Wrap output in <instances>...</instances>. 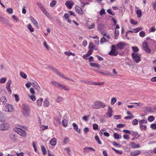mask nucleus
Listing matches in <instances>:
<instances>
[{
  "mask_svg": "<svg viewBox=\"0 0 156 156\" xmlns=\"http://www.w3.org/2000/svg\"><path fill=\"white\" fill-rule=\"evenodd\" d=\"M21 110L23 114L26 117L29 115L30 108L28 105L26 104H23L22 106Z\"/></svg>",
  "mask_w": 156,
  "mask_h": 156,
  "instance_id": "1",
  "label": "nucleus"
},
{
  "mask_svg": "<svg viewBox=\"0 0 156 156\" xmlns=\"http://www.w3.org/2000/svg\"><path fill=\"white\" fill-rule=\"evenodd\" d=\"M14 110L13 106L9 104H5L3 108V110L8 112H12Z\"/></svg>",
  "mask_w": 156,
  "mask_h": 156,
  "instance_id": "2",
  "label": "nucleus"
},
{
  "mask_svg": "<svg viewBox=\"0 0 156 156\" xmlns=\"http://www.w3.org/2000/svg\"><path fill=\"white\" fill-rule=\"evenodd\" d=\"M132 56L133 59L136 63H139L140 61V55L139 53L133 52L132 54Z\"/></svg>",
  "mask_w": 156,
  "mask_h": 156,
  "instance_id": "3",
  "label": "nucleus"
},
{
  "mask_svg": "<svg viewBox=\"0 0 156 156\" xmlns=\"http://www.w3.org/2000/svg\"><path fill=\"white\" fill-rule=\"evenodd\" d=\"M147 123V120L146 119H143L139 121V124L140 126V130H145L147 129V126L146 125H144V124H146Z\"/></svg>",
  "mask_w": 156,
  "mask_h": 156,
  "instance_id": "4",
  "label": "nucleus"
},
{
  "mask_svg": "<svg viewBox=\"0 0 156 156\" xmlns=\"http://www.w3.org/2000/svg\"><path fill=\"white\" fill-rule=\"evenodd\" d=\"M118 54V52L116 50V46L113 45L112 46L111 51L109 52V55L113 56H116Z\"/></svg>",
  "mask_w": 156,
  "mask_h": 156,
  "instance_id": "5",
  "label": "nucleus"
},
{
  "mask_svg": "<svg viewBox=\"0 0 156 156\" xmlns=\"http://www.w3.org/2000/svg\"><path fill=\"white\" fill-rule=\"evenodd\" d=\"M9 125L8 123H3L0 124V130L5 131L9 129Z\"/></svg>",
  "mask_w": 156,
  "mask_h": 156,
  "instance_id": "6",
  "label": "nucleus"
},
{
  "mask_svg": "<svg viewBox=\"0 0 156 156\" xmlns=\"http://www.w3.org/2000/svg\"><path fill=\"white\" fill-rule=\"evenodd\" d=\"M112 108L109 106H108V109L107 113L105 115V116L107 118H110L112 116Z\"/></svg>",
  "mask_w": 156,
  "mask_h": 156,
  "instance_id": "7",
  "label": "nucleus"
},
{
  "mask_svg": "<svg viewBox=\"0 0 156 156\" xmlns=\"http://www.w3.org/2000/svg\"><path fill=\"white\" fill-rule=\"evenodd\" d=\"M16 132L20 136H26V133L25 131H24L21 129L17 128L16 130Z\"/></svg>",
  "mask_w": 156,
  "mask_h": 156,
  "instance_id": "8",
  "label": "nucleus"
},
{
  "mask_svg": "<svg viewBox=\"0 0 156 156\" xmlns=\"http://www.w3.org/2000/svg\"><path fill=\"white\" fill-rule=\"evenodd\" d=\"M74 4V3L72 1H67L65 4L67 7L69 9H71Z\"/></svg>",
  "mask_w": 156,
  "mask_h": 156,
  "instance_id": "9",
  "label": "nucleus"
},
{
  "mask_svg": "<svg viewBox=\"0 0 156 156\" xmlns=\"http://www.w3.org/2000/svg\"><path fill=\"white\" fill-rule=\"evenodd\" d=\"M12 83L11 80H9L6 83V88L8 92H11V90L10 88V84Z\"/></svg>",
  "mask_w": 156,
  "mask_h": 156,
  "instance_id": "10",
  "label": "nucleus"
},
{
  "mask_svg": "<svg viewBox=\"0 0 156 156\" xmlns=\"http://www.w3.org/2000/svg\"><path fill=\"white\" fill-rule=\"evenodd\" d=\"M92 151H95L93 148L90 147H86L83 149V151L84 153H88Z\"/></svg>",
  "mask_w": 156,
  "mask_h": 156,
  "instance_id": "11",
  "label": "nucleus"
},
{
  "mask_svg": "<svg viewBox=\"0 0 156 156\" xmlns=\"http://www.w3.org/2000/svg\"><path fill=\"white\" fill-rule=\"evenodd\" d=\"M131 134L133 137L136 138H138L140 136V135L137 132L133 131H132Z\"/></svg>",
  "mask_w": 156,
  "mask_h": 156,
  "instance_id": "12",
  "label": "nucleus"
},
{
  "mask_svg": "<svg viewBox=\"0 0 156 156\" xmlns=\"http://www.w3.org/2000/svg\"><path fill=\"white\" fill-rule=\"evenodd\" d=\"M141 153V151L137 150L132 152L130 153L131 156H136L140 154Z\"/></svg>",
  "mask_w": 156,
  "mask_h": 156,
  "instance_id": "13",
  "label": "nucleus"
},
{
  "mask_svg": "<svg viewBox=\"0 0 156 156\" xmlns=\"http://www.w3.org/2000/svg\"><path fill=\"white\" fill-rule=\"evenodd\" d=\"M88 48L89 49H90L93 51V50H97L98 48L95 47V45H94L92 43H90L89 44Z\"/></svg>",
  "mask_w": 156,
  "mask_h": 156,
  "instance_id": "14",
  "label": "nucleus"
},
{
  "mask_svg": "<svg viewBox=\"0 0 156 156\" xmlns=\"http://www.w3.org/2000/svg\"><path fill=\"white\" fill-rule=\"evenodd\" d=\"M94 71H95V72H98L99 73H101L104 75L112 76V75L111 74V73L107 71H105V72H103L99 71H97L96 70H94Z\"/></svg>",
  "mask_w": 156,
  "mask_h": 156,
  "instance_id": "15",
  "label": "nucleus"
},
{
  "mask_svg": "<svg viewBox=\"0 0 156 156\" xmlns=\"http://www.w3.org/2000/svg\"><path fill=\"white\" fill-rule=\"evenodd\" d=\"M75 9L76 12L80 14H83V12L81 9L78 6H76L75 7Z\"/></svg>",
  "mask_w": 156,
  "mask_h": 156,
  "instance_id": "16",
  "label": "nucleus"
},
{
  "mask_svg": "<svg viewBox=\"0 0 156 156\" xmlns=\"http://www.w3.org/2000/svg\"><path fill=\"white\" fill-rule=\"evenodd\" d=\"M125 47V43L123 42L117 44V47L119 49H122Z\"/></svg>",
  "mask_w": 156,
  "mask_h": 156,
  "instance_id": "17",
  "label": "nucleus"
},
{
  "mask_svg": "<svg viewBox=\"0 0 156 156\" xmlns=\"http://www.w3.org/2000/svg\"><path fill=\"white\" fill-rule=\"evenodd\" d=\"M90 66L96 68H99L100 67V65L99 64L96 63L91 62L90 63Z\"/></svg>",
  "mask_w": 156,
  "mask_h": 156,
  "instance_id": "18",
  "label": "nucleus"
},
{
  "mask_svg": "<svg viewBox=\"0 0 156 156\" xmlns=\"http://www.w3.org/2000/svg\"><path fill=\"white\" fill-rule=\"evenodd\" d=\"M130 144L132 148H138L140 147L139 144H136L133 142H130Z\"/></svg>",
  "mask_w": 156,
  "mask_h": 156,
  "instance_id": "19",
  "label": "nucleus"
},
{
  "mask_svg": "<svg viewBox=\"0 0 156 156\" xmlns=\"http://www.w3.org/2000/svg\"><path fill=\"white\" fill-rule=\"evenodd\" d=\"M73 125L74 130L76 131L77 133H81V130L80 129H78V126L75 123H73Z\"/></svg>",
  "mask_w": 156,
  "mask_h": 156,
  "instance_id": "20",
  "label": "nucleus"
},
{
  "mask_svg": "<svg viewBox=\"0 0 156 156\" xmlns=\"http://www.w3.org/2000/svg\"><path fill=\"white\" fill-rule=\"evenodd\" d=\"M57 143L56 139L54 138L51 139L50 141V144L52 146H55L56 145Z\"/></svg>",
  "mask_w": 156,
  "mask_h": 156,
  "instance_id": "21",
  "label": "nucleus"
},
{
  "mask_svg": "<svg viewBox=\"0 0 156 156\" xmlns=\"http://www.w3.org/2000/svg\"><path fill=\"white\" fill-rule=\"evenodd\" d=\"M114 138L115 139H119L122 138L121 136L117 133H115L113 134Z\"/></svg>",
  "mask_w": 156,
  "mask_h": 156,
  "instance_id": "22",
  "label": "nucleus"
},
{
  "mask_svg": "<svg viewBox=\"0 0 156 156\" xmlns=\"http://www.w3.org/2000/svg\"><path fill=\"white\" fill-rule=\"evenodd\" d=\"M95 24L94 23H92L91 24L89 25L88 23L86 24V26L89 29H92L94 27Z\"/></svg>",
  "mask_w": 156,
  "mask_h": 156,
  "instance_id": "23",
  "label": "nucleus"
},
{
  "mask_svg": "<svg viewBox=\"0 0 156 156\" xmlns=\"http://www.w3.org/2000/svg\"><path fill=\"white\" fill-rule=\"evenodd\" d=\"M104 25L101 24H99L98 27V29L99 31L100 32H101L104 28Z\"/></svg>",
  "mask_w": 156,
  "mask_h": 156,
  "instance_id": "24",
  "label": "nucleus"
},
{
  "mask_svg": "<svg viewBox=\"0 0 156 156\" xmlns=\"http://www.w3.org/2000/svg\"><path fill=\"white\" fill-rule=\"evenodd\" d=\"M50 69L51 70L54 72L59 76H62V73L59 72V71L55 69L52 67H51Z\"/></svg>",
  "mask_w": 156,
  "mask_h": 156,
  "instance_id": "25",
  "label": "nucleus"
},
{
  "mask_svg": "<svg viewBox=\"0 0 156 156\" xmlns=\"http://www.w3.org/2000/svg\"><path fill=\"white\" fill-rule=\"evenodd\" d=\"M92 107L94 109H98L99 108V106L98 105V101L95 102L94 104L92 105Z\"/></svg>",
  "mask_w": 156,
  "mask_h": 156,
  "instance_id": "26",
  "label": "nucleus"
},
{
  "mask_svg": "<svg viewBox=\"0 0 156 156\" xmlns=\"http://www.w3.org/2000/svg\"><path fill=\"white\" fill-rule=\"evenodd\" d=\"M30 19L35 26H37V23L33 17L31 16L30 17Z\"/></svg>",
  "mask_w": 156,
  "mask_h": 156,
  "instance_id": "27",
  "label": "nucleus"
},
{
  "mask_svg": "<svg viewBox=\"0 0 156 156\" xmlns=\"http://www.w3.org/2000/svg\"><path fill=\"white\" fill-rule=\"evenodd\" d=\"M30 92L32 95L30 98H35V97L34 96L35 93V90L34 88H30Z\"/></svg>",
  "mask_w": 156,
  "mask_h": 156,
  "instance_id": "28",
  "label": "nucleus"
},
{
  "mask_svg": "<svg viewBox=\"0 0 156 156\" xmlns=\"http://www.w3.org/2000/svg\"><path fill=\"white\" fill-rule=\"evenodd\" d=\"M43 99L42 98H39L37 100V105L39 106H41L42 104Z\"/></svg>",
  "mask_w": 156,
  "mask_h": 156,
  "instance_id": "29",
  "label": "nucleus"
},
{
  "mask_svg": "<svg viewBox=\"0 0 156 156\" xmlns=\"http://www.w3.org/2000/svg\"><path fill=\"white\" fill-rule=\"evenodd\" d=\"M44 13L45 14L46 16L49 17L51 16V15L49 14V13L45 9H44L42 10Z\"/></svg>",
  "mask_w": 156,
  "mask_h": 156,
  "instance_id": "30",
  "label": "nucleus"
},
{
  "mask_svg": "<svg viewBox=\"0 0 156 156\" xmlns=\"http://www.w3.org/2000/svg\"><path fill=\"white\" fill-rule=\"evenodd\" d=\"M92 85H94L96 86H100L101 85H103L104 84V82H92Z\"/></svg>",
  "mask_w": 156,
  "mask_h": 156,
  "instance_id": "31",
  "label": "nucleus"
},
{
  "mask_svg": "<svg viewBox=\"0 0 156 156\" xmlns=\"http://www.w3.org/2000/svg\"><path fill=\"white\" fill-rule=\"evenodd\" d=\"M48 128V126H45L44 125H42L40 127V130L41 131H44L45 129H47Z\"/></svg>",
  "mask_w": 156,
  "mask_h": 156,
  "instance_id": "32",
  "label": "nucleus"
},
{
  "mask_svg": "<svg viewBox=\"0 0 156 156\" xmlns=\"http://www.w3.org/2000/svg\"><path fill=\"white\" fill-rule=\"evenodd\" d=\"M27 27L30 32H32L34 31V28L32 27V26L30 24H29L27 25Z\"/></svg>",
  "mask_w": 156,
  "mask_h": 156,
  "instance_id": "33",
  "label": "nucleus"
},
{
  "mask_svg": "<svg viewBox=\"0 0 156 156\" xmlns=\"http://www.w3.org/2000/svg\"><path fill=\"white\" fill-rule=\"evenodd\" d=\"M89 117V115L84 116L82 117V119L83 121L87 122L88 121Z\"/></svg>",
  "mask_w": 156,
  "mask_h": 156,
  "instance_id": "34",
  "label": "nucleus"
},
{
  "mask_svg": "<svg viewBox=\"0 0 156 156\" xmlns=\"http://www.w3.org/2000/svg\"><path fill=\"white\" fill-rule=\"evenodd\" d=\"M141 11L140 9H138L136 10V13L138 17H140L141 16Z\"/></svg>",
  "mask_w": 156,
  "mask_h": 156,
  "instance_id": "35",
  "label": "nucleus"
},
{
  "mask_svg": "<svg viewBox=\"0 0 156 156\" xmlns=\"http://www.w3.org/2000/svg\"><path fill=\"white\" fill-rule=\"evenodd\" d=\"M41 148L43 154L44 155H46V151L44 146H41Z\"/></svg>",
  "mask_w": 156,
  "mask_h": 156,
  "instance_id": "36",
  "label": "nucleus"
},
{
  "mask_svg": "<svg viewBox=\"0 0 156 156\" xmlns=\"http://www.w3.org/2000/svg\"><path fill=\"white\" fill-rule=\"evenodd\" d=\"M112 149L113 150H114L115 152L117 154H122V151H118V150H117L116 149H115L114 148H113V147H112Z\"/></svg>",
  "mask_w": 156,
  "mask_h": 156,
  "instance_id": "37",
  "label": "nucleus"
},
{
  "mask_svg": "<svg viewBox=\"0 0 156 156\" xmlns=\"http://www.w3.org/2000/svg\"><path fill=\"white\" fill-rule=\"evenodd\" d=\"M154 119V117L153 116H150L148 118V120L149 122H152Z\"/></svg>",
  "mask_w": 156,
  "mask_h": 156,
  "instance_id": "38",
  "label": "nucleus"
},
{
  "mask_svg": "<svg viewBox=\"0 0 156 156\" xmlns=\"http://www.w3.org/2000/svg\"><path fill=\"white\" fill-rule=\"evenodd\" d=\"M34 88L38 91H40L41 90V87L38 83L34 87Z\"/></svg>",
  "mask_w": 156,
  "mask_h": 156,
  "instance_id": "39",
  "label": "nucleus"
},
{
  "mask_svg": "<svg viewBox=\"0 0 156 156\" xmlns=\"http://www.w3.org/2000/svg\"><path fill=\"white\" fill-rule=\"evenodd\" d=\"M98 105L99 106V108H104L105 105L101 102L98 101Z\"/></svg>",
  "mask_w": 156,
  "mask_h": 156,
  "instance_id": "40",
  "label": "nucleus"
},
{
  "mask_svg": "<svg viewBox=\"0 0 156 156\" xmlns=\"http://www.w3.org/2000/svg\"><path fill=\"white\" fill-rule=\"evenodd\" d=\"M95 139L99 144H101V142L98 136L97 135L95 136Z\"/></svg>",
  "mask_w": 156,
  "mask_h": 156,
  "instance_id": "41",
  "label": "nucleus"
},
{
  "mask_svg": "<svg viewBox=\"0 0 156 156\" xmlns=\"http://www.w3.org/2000/svg\"><path fill=\"white\" fill-rule=\"evenodd\" d=\"M61 89L66 91H68L69 90V89L68 87H66L65 86H64L63 85H62V87L61 88Z\"/></svg>",
  "mask_w": 156,
  "mask_h": 156,
  "instance_id": "42",
  "label": "nucleus"
},
{
  "mask_svg": "<svg viewBox=\"0 0 156 156\" xmlns=\"http://www.w3.org/2000/svg\"><path fill=\"white\" fill-rule=\"evenodd\" d=\"M6 101V98H0V104H3Z\"/></svg>",
  "mask_w": 156,
  "mask_h": 156,
  "instance_id": "43",
  "label": "nucleus"
},
{
  "mask_svg": "<svg viewBox=\"0 0 156 156\" xmlns=\"http://www.w3.org/2000/svg\"><path fill=\"white\" fill-rule=\"evenodd\" d=\"M20 75L21 77L24 79L26 78L27 77V75L26 74L23 72H21L20 73Z\"/></svg>",
  "mask_w": 156,
  "mask_h": 156,
  "instance_id": "44",
  "label": "nucleus"
},
{
  "mask_svg": "<svg viewBox=\"0 0 156 156\" xmlns=\"http://www.w3.org/2000/svg\"><path fill=\"white\" fill-rule=\"evenodd\" d=\"M44 105L46 107H48L49 105V102L46 99L44 101Z\"/></svg>",
  "mask_w": 156,
  "mask_h": 156,
  "instance_id": "45",
  "label": "nucleus"
},
{
  "mask_svg": "<svg viewBox=\"0 0 156 156\" xmlns=\"http://www.w3.org/2000/svg\"><path fill=\"white\" fill-rule=\"evenodd\" d=\"M37 5L38 6L39 8L40 9H41V10H43L44 9L43 5L41 3L39 2H37Z\"/></svg>",
  "mask_w": 156,
  "mask_h": 156,
  "instance_id": "46",
  "label": "nucleus"
},
{
  "mask_svg": "<svg viewBox=\"0 0 156 156\" xmlns=\"http://www.w3.org/2000/svg\"><path fill=\"white\" fill-rule=\"evenodd\" d=\"M139 35L141 37H144L145 36V32L143 31H140L139 33Z\"/></svg>",
  "mask_w": 156,
  "mask_h": 156,
  "instance_id": "47",
  "label": "nucleus"
},
{
  "mask_svg": "<svg viewBox=\"0 0 156 156\" xmlns=\"http://www.w3.org/2000/svg\"><path fill=\"white\" fill-rule=\"evenodd\" d=\"M132 124L134 125H136L138 124V121L136 119H134L132 121Z\"/></svg>",
  "mask_w": 156,
  "mask_h": 156,
  "instance_id": "48",
  "label": "nucleus"
},
{
  "mask_svg": "<svg viewBox=\"0 0 156 156\" xmlns=\"http://www.w3.org/2000/svg\"><path fill=\"white\" fill-rule=\"evenodd\" d=\"M6 80V79L5 77L2 78L0 79V83H5Z\"/></svg>",
  "mask_w": 156,
  "mask_h": 156,
  "instance_id": "49",
  "label": "nucleus"
},
{
  "mask_svg": "<svg viewBox=\"0 0 156 156\" xmlns=\"http://www.w3.org/2000/svg\"><path fill=\"white\" fill-rule=\"evenodd\" d=\"M62 124L65 126H67L68 125V121L66 119H64L62 121Z\"/></svg>",
  "mask_w": 156,
  "mask_h": 156,
  "instance_id": "50",
  "label": "nucleus"
},
{
  "mask_svg": "<svg viewBox=\"0 0 156 156\" xmlns=\"http://www.w3.org/2000/svg\"><path fill=\"white\" fill-rule=\"evenodd\" d=\"M98 125L96 123H94L93 125V128L94 130H96L98 129Z\"/></svg>",
  "mask_w": 156,
  "mask_h": 156,
  "instance_id": "51",
  "label": "nucleus"
},
{
  "mask_svg": "<svg viewBox=\"0 0 156 156\" xmlns=\"http://www.w3.org/2000/svg\"><path fill=\"white\" fill-rule=\"evenodd\" d=\"M6 12L9 14H12L13 13V10L12 8H10L6 9Z\"/></svg>",
  "mask_w": 156,
  "mask_h": 156,
  "instance_id": "52",
  "label": "nucleus"
},
{
  "mask_svg": "<svg viewBox=\"0 0 156 156\" xmlns=\"http://www.w3.org/2000/svg\"><path fill=\"white\" fill-rule=\"evenodd\" d=\"M151 128L153 130L156 129V123H153L150 126Z\"/></svg>",
  "mask_w": 156,
  "mask_h": 156,
  "instance_id": "53",
  "label": "nucleus"
},
{
  "mask_svg": "<svg viewBox=\"0 0 156 156\" xmlns=\"http://www.w3.org/2000/svg\"><path fill=\"white\" fill-rule=\"evenodd\" d=\"M155 27L153 26L150 28L149 29V32H154L156 30Z\"/></svg>",
  "mask_w": 156,
  "mask_h": 156,
  "instance_id": "54",
  "label": "nucleus"
},
{
  "mask_svg": "<svg viewBox=\"0 0 156 156\" xmlns=\"http://www.w3.org/2000/svg\"><path fill=\"white\" fill-rule=\"evenodd\" d=\"M123 137L124 139L126 140H129V136L127 134H125L124 135Z\"/></svg>",
  "mask_w": 156,
  "mask_h": 156,
  "instance_id": "55",
  "label": "nucleus"
},
{
  "mask_svg": "<svg viewBox=\"0 0 156 156\" xmlns=\"http://www.w3.org/2000/svg\"><path fill=\"white\" fill-rule=\"evenodd\" d=\"M132 49L134 52H137L139 51V49L137 47H132Z\"/></svg>",
  "mask_w": 156,
  "mask_h": 156,
  "instance_id": "56",
  "label": "nucleus"
},
{
  "mask_svg": "<svg viewBox=\"0 0 156 156\" xmlns=\"http://www.w3.org/2000/svg\"><path fill=\"white\" fill-rule=\"evenodd\" d=\"M130 23L131 24L133 25H136L137 24V22L136 21L133 19H131L130 20Z\"/></svg>",
  "mask_w": 156,
  "mask_h": 156,
  "instance_id": "57",
  "label": "nucleus"
},
{
  "mask_svg": "<svg viewBox=\"0 0 156 156\" xmlns=\"http://www.w3.org/2000/svg\"><path fill=\"white\" fill-rule=\"evenodd\" d=\"M152 6L154 9L156 11V1L152 3Z\"/></svg>",
  "mask_w": 156,
  "mask_h": 156,
  "instance_id": "58",
  "label": "nucleus"
},
{
  "mask_svg": "<svg viewBox=\"0 0 156 156\" xmlns=\"http://www.w3.org/2000/svg\"><path fill=\"white\" fill-rule=\"evenodd\" d=\"M56 4V2L55 0H53L52 2L50 4V6L51 7H54Z\"/></svg>",
  "mask_w": 156,
  "mask_h": 156,
  "instance_id": "59",
  "label": "nucleus"
},
{
  "mask_svg": "<svg viewBox=\"0 0 156 156\" xmlns=\"http://www.w3.org/2000/svg\"><path fill=\"white\" fill-rule=\"evenodd\" d=\"M133 106H134V107L137 106H141V104L140 103H133Z\"/></svg>",
  "mask_w": 156,
  "mask_h": 156,
  "instance_id": "60",
  "label": "nucleus"
},
{
  "mask_svg": "<svg viewBox=\"0 0 156 156\" xmlns=\"http://www.w3.org/2000/svg\"><path fill=\"white\" fill-rule=\"evenodd\" d=\"M122 131L124 133H126V134H131L132 131H130L128 130H122Z\"/></svg>",
  "mask_w": 156,
  "mask_h": 156,
  "instance_id": "61",
  "label": "nucleus"
},
{
  "mask_svg": "<svg viewBox=\"0 0 156 156\" xmlns=\"http://www.w3.org/2000/svg\"><path fill=\"white\" fill-rule=\"evenodd\" d=\"M106 41H108V40H106V39L103 37V38H101L100 42L101 44H103Z\"/></svg>",
  "mask_w": 156,
  "mask_h": 156,
  "instance_id": "62",
  "label": "nucleus"
},
{
  "mask_svg": "<svg viewBox=\"0 0 156 156\" xmlns=\"http://www.w3.org/2000/svg\"><path fill=\"white\" fill-rule=\"evenodd\" d=\"M142 28L141 27H138L134 29L135 30V33L138 32L139 31L142 30Z\"/></svg>",
  "mask_w": 156,
  "mask_h": 156,
  "instance_id": "63",
  "label": "nucleus"
},
{
  "mask_svg": "<svg viewBox=\"0 0 156 156\" xmlns=\"http://www.w3.org/2000/svg\"><path fill=\"white\" fill-rule=\"evenodd\" d=\"M113 145L116 147H121V146L120 145L118 144L115 142H114L112 143Z\"/></svg>",
  "mask_w": 156,
  "mask_h": 156,
  "instance_id": "64",
  "label": "nucleus"
}]
</instances>
